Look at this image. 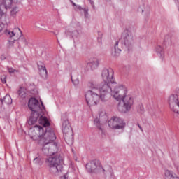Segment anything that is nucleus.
Returning <instances> with one entry per match:
<instances>
[{
	"instance_id": "obj_47",
	"label": "nucleus",
	"mask_w": 179,
	"mask_h": 179,
	"mask_svg": "<svg viewBox=\"0 0 179 179\" xmlns=\"http://www.w3.org/2000/svg\"><path fill=\"white\" fill-rule=\"evenodd\" d=\"M0 179H2V178H0Z\"/></svg>"
},
{
	"instance_id": "obj_33",
	"label": "nucleus",
	"mask_w": 179,
	"mask_h": 179,
	"mask_svg": "<svg viewBox=\"0 0 179 179\" xmlns=\"http://www.w3.org/2000/svg\"><path fill=\"white\" fill-rule=\"evenodd\" d=\"M83 13H84V14H85V16H86V15H87V13H88V10L84 8V9L83 10Z\"/></svg>"
},
{
	"instance_id": "obj_22",
	"label": "nucleus",
	"mask_w": 179,
	"mask_h": 179,
	"mask_svg": "<svg viewBox=\"0 0 179 179\" xmlns=\"http://www.w3.org/2000/svg\"><path fill=\"white\" fill-rule=\"evenodd\" d=\"M137 111L140 114H143V113H145V108H143V105H139L137 107Z\"/></svg>"
},
{
	"instance_id": "obj_16",
	"label": "nucleus",
	"mask_w": 179,
	"mask_h": 179,
	"mask_svg": "<svg viewBox=\"0 0 179 179\" xmlns=\"http://www.w3.org/2000/svg\"><path fill=\"white\" fill-rule=\"evenodd\" d=\"M164 174L166 179H179L178 176H174V172L170 170H166Z\"/></svg>"
},
{
	"instance_id": "obj_1",
	"label": "nucleus",
	"mask_w": 179,
	"mask_h": 179,
	"mask_svg": "<svg viewBox=\"0 0 179 179\" xmlns=\"http://www.w3.org/2000/svg\"><path fill=\"white\" fill-rule=\"evenodd\" d=\"M99 94L93 90H88L85 94V100L87 104L90 107L97 106L101 101H107V96L110 93L113 97L117 101H122L123 106L119 103L117 108L120 113H127L131 110L132 104H134V98L128 95L127 96V87L123 85L113 86L111 83L104 82L101 83L99 87Z\"/></svg>"
},
{
	"instance_id": "obj_26",
	"label": "nucleus",
	"mask_w": 179,
	"mask_h": 179,
	"mask_svg": "<svg viewBox=\"0 0 179 179\" xmlns=\"http://www.w3.org/2000/svg\"><path fill=\"white\" fill-rule=\"evenodd\" d=\"M164 42L165 43H171V36L167 35L165 36V38H164Z\"/></svg>"
},
{
	"instance_id": "obj_23",
	"label": "nucleus",
	"mask_w": 179,
	"mask_h": 179,
	"mask_svg": "<svg viewBox=\"0 0 179 179\" xmlns=\"http://www.w3.org/2000/svg\"><path fill=\"white\" fill-rule=\"evenodd\" d=\"M98 43H99L100 44H101V43H103V33L99 31L98 32Z\"/></svg>"
},
{
	"instance_id": "obj_41",
	"label": "nucleus",
	"mask_w": 179,
	"mask_h": 179,
	"mask_svg": "<svg viewBox=\"0 0 179 179\" xmlns=\"http://www.w3.org/2000/svg\"><path fill=\"white\" fill-rule=\"evenodd\" d=\"M41 106H42L43 108L45 109V107H44V103H43V101H41Z\"/></svg>"
},
{
	"instance_id": "obj_18",
	"label": "nucleus",
	"mask_w": 179,
	"mask_h": 179,
	"mask_svg": "<svg viewBox=\"0 0 179 179\" xmlns=\"http://www.w3.org/2000/svg\"><path fill=\"white\" fill-rule=\"evenodd\" d=\"M138 12L144 13L145 16H149V13H150V8L148 6L144 8L140 7L138 8Z\"/></svg>"
},
{
	"instance_id": "obj_42",
	"label": "nucleus",
	"mask_w": 179,
	"mask_h": 179,
	"mask_svg": "<svg viewBox=\"0 0 179 179\" xmlns=\"http://www.w3.org/2000/svg\"><path fill=\"white\" fill-rule=\"evenodd\" d=\"M2 29H3L2 25L0 24V31H2Z\"/></svg>"
},
{
	"instance_id": "obj_4",
	"label": "nucleus",
	"mask_w": 179,
	"mask_h": 179,
	"mask_svg": "<svg viewBox=\"0 0 179 179\" xmlns=\"http://www.w3.org/2000/svg\"><path fill=\"white\" fill-rule=\"evenodd\" d=\"M45 162L49 166L50 171L52 174H58L64 169V166H62V158L59 154L49 157Z\"/></svg>"
},
{
	"instance_id": "obj_13",
	"label": "nucleus",
	"mask_w": 179,
	"mask_h": 179,
	"mask_svg": "<svg viewBox=\"0 0 179 179\" xmlns=\"http://www.w3.org/2000/svg\"><path fill=\"white\" fill-rule=\"evenodd\" d=\"M22 0H0V6L3 9H10L13 5L16 3H20Z\"/></svg>"
},
{
	"instance_id": "obj_36",
	"label": "nucleus",
	"mask_w": 179,
	"mask_h": 179,
	"mask_svg": "<svg viewBox=\"0 0 179 179\" xmlns=\"http://www.w3.org/2000/svg\"><path fill=\"white\" fill-rule=\"evenodd\" d=\"M70 1H71V3H72L73 6H76V8L78 7V6H76V4L75 3H73V1H72V0H70Z\"/></svg>"
},
{
	"instance_id": "obj_29",
	"label": "nucleus",
	"mask_w": 179,
	"mask_h": 179,
	"mask_svg": "<svg viewBox=\"0 0 179 179\" xmlns=\"http://www.w3.org/2000/svg\"><path fill=\"white\" fill-rule=\"evenodd\" d=\"M1 82L3 83H6V76H1Z\"/></svg>"
},
{
	"instance_id": "obj_24",
	"label": "nucleus",
	"mask_w": 179,
	"mask_h": 179,
	"mask_svg": "<svg viewBox=\"0 0 179 179\" xmlns=\"http://www.w3.org/2000/svg\"><path fill=\"white\" fill-rule=\"evenodd\" d=\"M19 12V8L17 7H14L11 10V15L12 16H15L16 13Z\"/></svg>"
},
{
	"instance_id": "obj_25",
	"label": "nucleus",
	"mask_w": 179,
	"mask_h": 179,
	"mask_svg": "<svg viewBox=\"0 0 179 179\" xmlns=\"http://www.w3.org/2000/svg\"><path fill=\"white\" fill-rule=\"evenodd\" d=\"M9 73H15V72H19V70L15 69L12 67H7Z\"/></svg>"
},
{
	"instance_id": "obj_28",
	"label": "nucleus",
	"mask_w": 179,
	"mask_h": 179,
	"mask_svg": "<svg viewBox=\"0 0 179 179\" xmlns=\"http://www.w3.org/2000/svg\"><path fill=\"white\" fill-rule=\"evenodd\" d=\"M3 99H0V110H2V108H3Z\"/></svg>"
},
{
	"instance_id": "obj_2",
	"label": "nucleus",
	"mask_w": 179,
	"mask_h": 179,
	"mask_svg": "<svg viewBox=\"0 0 179 179\" xmlns=\"http://www.w3.org/2000/svg\"><path fill=\"white\" fill-rule=\"evenodd\" d=\"M39 124L41 126L36 125L33 129L29 130V136L33 141H38L40 145H49L51 142H54L57 139L55 133L52 129L47 127H50V121L45 117H41Z\"/></svg>"
},
{
	"instance_id": "obj_19",
	"label": "nucleus",
	"mask_w": 179,
	"mask_h": 179,
	"mask_svg": "<svg viewBox=\"0 0 179 179\" xmlns=\"http://www.w3.org/2000/svg\"><path fill=\"white\" fill-rule=\"evenodd\" d=\"M17 94L22 99H26V96H27L26 88L20 87V90L17 91Z\"/></svg>"
},
{
	"instance_id": "obj_9",
	"label": "nucleus",
	"mask_w": 179,
	"mask_h": 179,
	"mask_svg": "<svg viewBox=\"0 0 179 179\" xmlns=\"http://www.w3.org/2000/svg\"><path fill=\"white\" fill-rule=\"evenodd\" d=\"M103 82L110 83L113 86H117V82L114 79V71L111 69H103L101 72Z\"/></svg>"
},
{
	"instance_id": "obj_43",
	"label": "nucleus",
	"mask_w": 179,
	"mask_h": 179,
	"mask_svg": "<svg viewBox=\"0 0 179 179\" xmlns=\"http://www.w3.org/2000/svg\"><path fill=\"white\" fill-rule=\"evenodd\" d=\"M52 33H53V34H55V36H58L59 32H57V34H56L55 32H52Z\"/></svg>"
},
{
	"instance_id": "obj_8",
	"label": "nucleus",
	"mask_w": 179,
	"mask_h": 179,
	"mask_svg": "<svg viewBox=\"0 0 179 179\" xmlns=\"http://www.w3.org/2000/svg\"><path fill=\"white\" fill-rule=\"evenodd\" d=\"M108 127L111 128V129H125V127L127 124L124 121V120L117 117L113 116L110 118V120L108 122Z\"/></svg>"
},
{
	"instance_id": "obj_15",
	"label": "nucleus",
	"mask_w": 179,
	"mask_h": 179,
	"mask_svg": "<svg viewBox=\"0 0 179 179\" xmlns=\"http://www.w3.org/2000/svg\"><path fill=\"white\" fill-rule=\"evenodd\" d=\"M87 66L91 67V69H97L99 67V60L96 58L92 59L87 63Z\"/></svg>"
},
{
	"instance_id": "obj_44",
	"label": "nucleus",
	"mask_w": 179,
	"mask_h": 179,
	"mask_svg": "<svg viewBox=\"0 0 179 179\" xmlns=\"http://www.w3.org/2000/svg\"><path fill=\"white\" fill-rule=\"evenodd\" d=\"M1 59H5V57H4V56H2V57H1Z\"/></svg>"
},
{
	"instance_id": "obj_32",
	"label": "nucleus",
	"mask_w": 179,
	"mask_h": 179,
	"mask_svg": "<svg viewBox=\"0 0 179 179\" xmlns=\"http://www.w3.org/2000/svg\"><path fill=\"white\" fill-rule=\"evenodd\" d=\"M75 9H79L80 10H83L85 8H83L80 6H77V7H75Z\"/></svg>"
},
{
	"instance_id": "obj_20",
	"label": "nucleus",
	"mask_w": 179,
	"mask_h": 179,
	"mask_svg": "<svg viewBox=\"0 0 179 179\" xmlns=\"http://www.w3.org/2000/svg\"><path fill=\"white\" fill-rule=\"evenodd\" d=\"M3 104H12V98L10 97V95L6 94L3 99Z\"/></svg>"
},
{
	"instance_id": "obj_27",
	"label": "nucleus",
	"mask_w": 179,
	"mask_h": 179,
	"mask_svg": "<svg viewBox=\"0 0 179 179\" xmlns=\"http://www.w3.org/2000/svg\"><path fill=\"white\" fill-rule=\"evenodd\" d=\"M5 16V12H3V8L0 6V19H2Z\"/></svg>"
},
{
	"instance_id": "obj_35",
	"label": "nucleus",
	"mask_w": 179,
	"mask_h": 179,
	"mask_svg": "<svg viewBox=\"0 0 179 179\" xmlns=\"http://www.w3.org/2000/svg\"><path fill=\"white\" fill-rule=\"evenodd\" d=\"M96 127L99 128V129H100L101 131H102L101 127H100V124H99V122L96 123Z\"/></svg>"
},
{
	"instance_id": "obj_37",
	"label": "nucleus",
	"mask_w": 179,
	"mask_h": 179,
	"mask_svg": "<svg viewBox=\"0 0 179 179\" xmlns=\"http://www.w3.org/2000/svg\"><path fill=\"white\" fill-rule=\"evenodd\" d=\"M22 41L24 43V44H27V41H26L25 38H22Z\"/></svg>"
},
{
	"instance_id": "obj_14",
	"label": "nucleus",
	"mask_w": 179,
	"mask_h": 179,
	"mask_svg": "<svg viewBox=\"0 0 179 179\" xmlns=\"http://www.w3.org/2000/svg\"><path fill=\"white\" fill-rule=\"evenodd\" d=\"M38 69L39 71V74L41 76L45 79L47 78V69L45 68V65L42 62H39L37 64Z\"/></svg>"
},
{
	"instance_id": "obj_7",
	"label": "nucleus",
	"mask_w": 179,
	"mask_h": 179,
	"mask_svg": "<svg viewBox=\"0 0 179 179\" xmlns=\"http://www.w3.org/2000/svg\"><path fill=\"white\" fill-rule=\"evenodd\" d=\"M85 167L88 173H94L95 174H99V173H106V169L103 168L100 161L96 159L88 162Z\"/></svg>"
},
{
	"instance_id": "obj_45",
	"label": "nucleus",
	"mask_w": 179,
	"mask_h": 179,
	"mask_svg": "<svg viewBox=\"0 0 179 179\" xmlns=\"http://www.w3.org/2000/svg\"><path fill=\"white\" fill-rule=\"evenodd\" d=\"M97 121V120H94V122H96Z\"/></svg>"
},
{
	"instance_id": "obj_6",
	"label": "nucleus",
	"mask_w": 179,
	"mask_h": 179,
	"mask_svg": "<svg viewBox=\"0 0 179 179\" xmlns=\"http://www.w3.org/2000/svg\"><path fill=\"white\" fill-rule=\"evenodd\" d=\"M62 127L64 140L67 145H72L73 143V131H72V127H71L69 121L64 120Z\"/></svg>"
},
{
	"instance_id": "obj_38",
	"label": "nucleus",
	"mask_w": 179,
	"mask_h": 179,
	"mask_svg": "<svg viewBox=\"0 0 179 179\" xmlns=\"http://www.w3.org/2000/svg\"><path fill=\"white\" fill-rule=\"evenodd\" d=\"M34 160L35 163H37V162L40 161V158H35Z\"/></svg>"
},
{
	"instance_id": "obj_12",
	"label": "nucleus",
	"mask_w": 179,
	"mask_h": 179,
	"mask_svg": "<svg viewBox=\"0 0 179 179\" xmlns=\"http://www.w3.org/2000/svg\"><path fill=\"white\" fill-rule=\"evenodd\" d=\"M46 145L48 144L42 145V146H43V150L46 155H48L49 156H55V155L58 154V145L56 143L50 144L48 149L45 148Z\"/></svg>"
},
{
	"instance_id": "obj_10",
	"label": "nucleus",
	"mask_w": 179,
	"mask_h": 179,
	"mask_svg": "<svg viewBox=\"0 0 179 179\" xmlns=\"http://www.w3.org/2000/svg\"><path fill=\"white\" fill-rule=\"evenodd\" d=\"M5 34L9 37L10 45H13V43L22 37V31L19 28H15L13 31L6 30Z\"/></svg>"
},
{
	"instance_id": "obj_21",
	"label": "nucleus",
	"mask_w": 179,
	"mask_h": 179,
	"mask_svg": "<svg viewBox=\"0 0 179 179\" xmlns=\"http://www.w3.org/2000/svg\"><path fill=\"white\" fill-rule=\"evenodd\" d=\"M156 51L160 55L161 57L164 55V49H163V47L160 46L159 45H157Z\"/></svg>"
},
{
	"instance_id": "obj_17",
	"label": "nucleus",
	"mask_w": 179,
	"mask_h": 179,
	"mask_svg": "<svg viewBox=\"0 0 179 179\" xmlns=\"http://www.w3.org/2000/svg\"><path fill=\"white\" fill-rule=\"evenodd\" d=\"M87 87H89V89H92V90L95 89H99V87H97V84L96 83L95 80L93 79L88 80L87 83Z\"/></svg>"
},
{
	"instance_id": "obj_34",
	"label": "nucleus",
	"mask_w": 179,
	"mask_h": 179,
	"mask_svg": "<svg viewBox=\"0 0 179 179\" xmlns=\"http://www.w3.org/2000/svg\"><path fill=\"white\" fill-rule=\"evenodd\" d=\"M137 125H138L139 129L141 131V132H143V129L142 128V127L141 126V124H137Z\"/></svg>"
},
{
	"instance_id": "obj_3",
	"label": "nucleus",
	"mask_w": 179,
	"mask_h": 179,
	"mask_svg": "<svg viewBox=\"0 0 179 179\" xmlns=\"http://www.w3.org/2000/svg\"><path fill=\"white\" fill-rule=\"evenodd\" d=\"M120 43L124 44V47L128 48V50H129V48H132L135 43L134 41V35H132V33L128 30H125L122 34L121 38L115 43L114 50L112 51V55L113 57H118V55H120V52H121V50L118 48V44H120Z\"/></svg>"
},
{
	"instance_id": "obj_46",
	"label": "nucleus",
	"mask_w": 179,
	"mask_h": 179,
	"mask_svg": "<svg viewBox=\"0 0 179 179\" xmlns=\"http://www.w3.org/2000/svg\"><path fill=\"white\" fill-rule=\"evenodd\" d=\"M106 1H110V0H106Z\"/></svg>"
},
{
	"instance_id": "obj_5",
	"label": "nucleus",
	"mask_w": 179,
	"mask_h": 179,
	"mask_svg": "<svg viewBox=\"0 0 179 179\" xmlns=\"http://www.w3.org/2000/svg\"><path fill=\"white\" fill-rule=\"evenodd\" d=\"M40 103L38 100L31 98L28 102V107L31 111H32L29 120L28 121L29 125H33L37 122V120H38V112L37 110H40Z\"/></svg>"
},
{
	"instance_id": "obj_39",
	"label": "nucleus",
	"mask_w": 179,
	"mask_h": 179,
	"mask_svg": "<svg viewBox=\"0 0 179 179\" xmlns=\"http://www.w3.org/2000/svg\"><path fill=\"white\" fill-rule=\"evenodd\" d=\"M90 2L92 6H94V2L93 1L90 0Z\"/></svg>"
},
{
	"instance_id": "obj_11",
	"label": "nucleus",
	"mask_w": 179,
	"mask_h": 179,
	"mask_svg": "<svg viewBox=\"0 0 179 179\" xmlns=\"http://www.w3.org/2000/svg\"><path fill=\"white\" fill-rule=\"evenodd\" d=\"M168 103L170 110L173 113H176L179 115V101L178 95L172 94L168 98Z\"/></svg>"
},
{
	"instance_id": "obj_40",
	"label": "nucleus",
	"mask_w": 179,
	"mask_h": 179,
	"mask_svg": "<svg viewBox=\"0 0 179 179\" xmlns=\"http://www.w3.org/2000/svg\"><path fill=\"white\" fill-rule=\"evenodd\" d=\"M176 93H177L178 94H179V88H177V89L176 90Z\"/></svg>"
},
{
	"instance_id": "obj_30",
	"label": "nucleus",
	"mask_w": 179,
	"mask_h": 179,
	"mask_svg": "<svg viewBox=\"0 0 179 179\" xmlns=\"http://www.w3.org/2000/svg\"><path fill=\"white\" fill-rule=\"evenodd\" d=\"M61 179H69V176L68 175V173H66L61 177Z\"/></svg>"
},
{
	"instance_id": "obj_31",
	"label": "nucleus",
	"mask_w": 179,
	"mask_h": 179,
	"mask_svg": "<svg viewBox=\"0 0 179 179\" xmlns=\"http://www.w3.org/2000/svg\"><path fill=\"white\" fill-rule=\"evenodd\" d=\"M73 83H74V85H79V80H76L75 81H73V79H71Z\"/></svg>"
}]
</instances>
